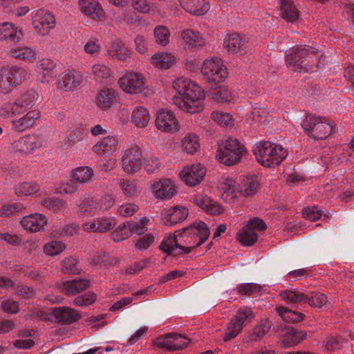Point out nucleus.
<instances>
[{"instance_id": "603ef678", "label": "nucleus", "mask_w": 354, "mask_h": 354, "mask_svg": "<svg viewBox=\"0 0 354 354\" xmlns=\"http://www.w3.org/2000/svg\"><path fill=\"white\" fill-rule=\"evenodd\" d=\"M181 38L183 41V45L185 49L197 48L198 42V35L191 29L182 31Z\"/></svg>"}, {"instance_id": "052dcab7", "label": "nucleus", "mask_w": 354, "mask_h": 354, "mask_svg": "<svg viewBox=\"0 0 354 354\" xmlns=\"http://www.w3.org/2000/svg\"><path fill=\"white\" fill-rule=\"evenodd\" d=\"M0 306L1 310L8 314H17L19 311V304L18 301L11 298H3L0 299Z\"/></svg>"}, {"instance_id": "c85d7f7f", "label": "nucleus", "mask_w": 354, "mask_h": 354, "mask_svg": "<svg viewBox=\"0 0 354 354\" xmlns=\"http://www.w3.org/2000/svg\"><path fill=\"white\" fill-rule=\"evenodd\" d=\"M286 330L283 338L282 343L284 347H291L299 344L306 337V333L304 330H298L293 327L286 326Z\"/></svg>"}, {"instance_id": "de8ad7c7", "label": "nucleus", "mask_w": 354, "mask_h": 354, "mask_svg": "<svg viewBox=\"0 0 354 354\" xmlns=\"http://www.w3.org/2000/svg\"><path fill=\"white\" fill-rule=\"evenodd\" d=\"M41 205L54 212L59 213L67 207L66 203L60 198L56 197H47L41 201Z\"/></svg>"}, {"instance_id": "9d476101", "label": "nucleus", "mask_w": 354, "mask_h": 354, "mask_svg": "<svg viewBox=\"0 0 354 354\" xmlns=\"http://www.w3.org/2000/svg\"><path fill=\"white\" fill-rule=\"evenodd\" d=\"M43 143V138L39 135L28 134L14 141L12 144V150L21 155H28L40 149Z\"/></svg>"}, {"instance_id": "680f3d73", "label": "nucleus", "mask_w": 354, "mask_h": 354, "mask_svg": "<svg viewBox=\"0 0 354 354\" xmlns=\"http://www.w3.org/2000/svg\"><path fill=\"white\" fill-rule=\"evenodd\" d=\"M139 210V206L134 203H124L117 208V214L122 217L133 216Z\"/></svg>"}, {"instance_id": "58836bf2", "label": "nucleus", "mask_w": 354, "mask_h": 354, "mask_svg": "<svg viewBox=\"0 0 354 354\" xmlns=\"http://www.w3.org/2000/svg\"><path fill=\"white\" fill-rule=\"evenodd\" d=\"M23 113L24 111L17 99L13 102H5L0 106V117L3 118H10Z\"/></svg>"}, {"instance_id": "8fccbe9b", "label": "nucleus", "mask_w": 354, "mask_h": 354, "mask_svg": "<svg viewBox=\"0 0 354 354\" xmlns=\"http://www.w3.org/2000/svg\"><path fill=\"white\" fill-rule=\"evenodd\" d=\"M281 298L288 304H306V295L292 290H286L280 293Z\"/></svg>"}, {"instance_id": "0e129e2a", "label": "nucleus", "mask_w": 354, "mask_h": 354, "mask_svg": "<svg viewBox=\"0 0 354 354\" xmlns=\"http://www.w3.org/2000/svg\"><path fill=\"white\" fill-rule=\"evenodd\" d=\"M306 304H308L313 307L320 308L327 302L326 296L320 292L312 293L310 295H306Z\"/></svg>"}, {"instance_id": "c03bdc74", "label": "nucleus", "mask_w": 354, "mask_h": 354, "mask_svg": "<svg viewBox=\"0 0 354 354\" xmlns=\"http://www.w3.org/2000/svg\"><path fill=\"white\" fill-rule=\"evenodd\" d=\"M236 239L244 246H251L257 242L258 234L244 225L236 234Z\"/></svg>"}, {"instance_id": "a211bd4d", "label": "nucleus", "mask_w": 354, "mask_h": 354, "mask_svg": "<svg viewBox=\"0 0 354 354\" xmlns=\"http://www.w3.org/2000/svg\"><path fill=\"white\" fill-rule=\"evenodd\" d=\"M39 118L40 112L38 110L30 111L21 118L12 120V129L19 133L24 132L34 127Z\"/></svg>"}, {"instance_id": "39448f33", "label": "nucleus", "mask_w": 354, "mask_h": 354, "mask_svg": "<svg viewBox=\"0 0 354 354\" xmlns=\"http://www.w3.org/2000/svg\"><path fill=\"white\" fill-rule=\"evenodd\" d=\"M28 75L22 67L6 66L0 69V94L10 93Z\"/></svg>"}, {"instance_id": "5701e85b", "label": "nucleus", "mask_w": 354, "mask_h": 354, "mask_svg": "<svg viewBox=\"0 0 354 354\" xmlns=\"http://www.w3.org/2000/svg\"><path fill=\"white\" fill-rule=\"evenodd\" d=\"M90 286V280L86 279H75L62 282L59 288L62 292L67 295H76L86 290Z\"/></svg>"}, {"instance_id": "c9c22d12", "label": "nucleus", "mask_w": 354, "mask_h": 354, "mask_svg": "<svg viewBox=\"0 0 354 354\" xmlns=\"http://www.w3.org/2000/svg\"><path fill=\"white\" fill-rule=\"evenodd\" d=\"M122 194L126 197H135L140 193L138 182L136 180L122 178L118 183Z\"/></svg>"}, {"instance_id": "13d9d810", "label": "nucleus", "mask_w": 354, "mask_h": 354, "mask_svg": "<svg viewBox=\"0 0 354 354\" xmlns=\"http://www.w3.org/2000/svg\"><path fill=\"white\" fill-rule=\"evenodd\" d=\"M156 41L160 46H166L169 42L170 32L164 26H158L153 30Z\"/></svg>"}, {"instance_id": "412c9836", "label": "nucleus", "mask_w": 354, "mask_h": 354, "mask_svg": "<svg viewBox=\"0 0 354 354\" xmlns=\"http://www.w3.org/2000/svg\"><path fill=\"white\" fill-rule=\"evenodd\" d=\"M21 224L26 231L37 232L43 230L47 225V218L41 214H32L24 216L21 220Z\"/></svg>"}, {"instance_id": "09e8293b", "label": "nucleus", "mask_w": 354, "mask_h": 354, "mask_svg": "<svg viewBox=\"0 0 354 354\" xmlns=\"http://www.w3.org/2000/svg\"><path fill=\"white\" fill-rule=\"evenodd\" d=\"M271 322L268 319L261 320V322L254 327L252 332L248 335L250 341H257L262 338L270 329Z\"/></svg>"}, {"instance_id": "79ce46f5", "label": "nucleus", "mask_w": 354, "mask_h": 354, "mask_svg": "<svg viewBox=\"0 0 354 354\" xmlns=\"http://www.w3.org/2000/svg\"><path fill=\"white\" fill-rule=\"evenodd\" d=\"M276 311L279 315L286 323L294 324L302 321L304 318V315L301 313H298L283 306L276 308Z\"/></svg>"}, {"instance_id": "bf43d9fd", "label": "nucleus", "mask_w": 354, "mask_h": 354, "mask_svg": "<svg viewBox=\"0 0 354 354\" xmlns=\"http://www.w3.org/2000/svg\"><path fill=\"white\" fill-rule=\"evenodd\" d=\"M182 236L192 237L196 246L199 245V223L194 222L190 226L183 228L180 230Z\"/></svg>"}, {"instance_id": "423d86ee", "label": "nucleus", "mask_w": 354, "mask_h": 354, "mask_svg": "<svg viewBox=\"0 0 354 354\" xmlns=\"http://www.w3.org/2000/svg\"><path fill=\"white\" fill-rule=\"evenodd\" d=\"M31 24L37 35L46 37L55 28L56 19L52 12L39 8L31 12Z\"/></svg>"}, {"instance_id": "a18cd8bd", "label": "nucleus", "mask_w": 354, "mask_h": 354, "mask_svg": "<svg viewBox=\"0 0 354 354\" xmlns=\"http://www.w3.org/2000/svg\"><path fill=\"white\" fill-rule=\"evenodd\" d=\"M201 209L214 216L219 215L223 212V208L221 206L206 195L203 196L201 198Z\"/></svg>"}, {"instance_id": "aec40b11", "label": "nucleus", "mask_w": 354, "mask_h": 354, "mask_svg": "<svg viewBox=\"0 0 354 354\" xmlns=\"http://www.w3.org/2000/svg\"><path fill=\"white\" fill-rule=\"evenodd\" d=\"M119 148L118 140L113 136L100 139L92 147V151L98 156H109Z\"/></svg>"}, {"instance_id": "f257e3e1", "label": "nucleus", "mask_w": 354, "mask_h": 354, "mask_svg": "<svg viewBox=\"0 0 354 354\" xmlns=\"http://www.w3.org/2000/svg\"><path fill=\"white\" fill-rule=\"evenodd\" d=\"M173 88L178 95L173 97V103L180 109L194 114L199 108V86L184 77L176 78Z\"/></svg>"}, {"instance_id": "49530a36", "label": "nucleus", "mask_w": 354, "mask_h": 354, "mask_svg": "<svg viewBox=\"0 0 354 354\" xmlns=\"http://www.w3.org/2000/svg\"><path fill=\"white\" fill-rule=\"evenodd\" d=\"M39 189L35 182H23L15 187V192L19 196H27L38 192Z\"/></svg>"}, {"instance_id": "f8f14e48", "label": "nucleus", "mask_w": 354, "mask_h": 354, "mask_svg": "<svg viewBox=\"0 0 354 354\" xmlns=\"http://www.w3.org/2000/svg\"><path fill=\"white\" fill-rule=\"evenodd\" d=\"M189 339L180 334L176 333H167L160 335L154 340V344L166 351H178L187 345Z\"/></svg>"}, {"instance_id": "37998d69", "label": "nucleus", "mask_w": 354, "mask_h": 354, "mask_svg": "<svg viewBox=\"0 0 354 354\" xmlns=\"http://www.w3.org/2000/svg\"><path fill=\"white\" fill-rule=\"evenodd\" d=\"M10 55L16 59H24L30 62H35L37 58V53L35 49L30 47H22L13 49L10 51Z\"/></svg>"}, {"instance_id": "ea45409f", "label": "nucleus", "mask_w": 354, "mask_h": 354, "mask_svg": "<svg viewBox=\"0 0 354 354\" xmlns=\"http://www.w3.org/2000/svg\"><path fill=\"white\" fill-rule=\"evenodd\" d=\"M252 311L250 308H240L237 310L235 316L231 319L232 325L243 329V326L252 321L254 318Z\"/></svg>"}, {"instance_id": "69168bd1", "label": "nucleus", "mask_w": 354, "mask_h": 354, "mask_svg": "<svg viewBox=\"0 0 354 354\" xmlns=\"http://www.w3.org/2000/svg\"><path fill=\"white\" fill-rule=\"evenodd\" d=\"M80 227L78 225L71 223L60 227L58 230L53 231L54 236H73L78 233Z\"/></svg>"}, {"instance_id": "2eb2a0df", "label": "nucleus", "mask_w": 354, "mask_h": 354, "mask_svg": "<svg viewBox=\"0 0 354 354\" xmlns=\"http://www.w3.org/2000/svg\"><path fill=\"white\" fill-rule=\"evenodd\" d=\"M83 85L84 76L75 70H66L59 76V86L65 91H74Z\"/></svg>"}, {"instance_id": "ddd939ff", "label": "nucleus", "mask_w": 354, "mask_h": 354, "mask_svg": "<svg viewBox=\"0 0 354 354\" xmlns=\"http://www.w3.org/2000/svg\"><path fill=\"white\" fill-rule=\"evenodd\" d=\"M117 221L114 216H102L84 223L82 230L88 233H106L114 228Z\"/></svg>"}, {"instance_id": "338daca9", "label": "nucleus", "mask_w": 354, "mask_h": 354, "mask_svg": "<svg viewBox=\"0 0 354 354\" xmlns=\"http://www.w3.org/2000/svg\"><path fill=\"white\" fill-rule=\"evenodd\" d=\"M97 296L95 293L88 292L83 295L78 296L73 301V304L77 306H88L96 300Z\"/></svg>"}, {"instance_id": "20e7f679", "label": "nucleus", "mask_w": 354, "mask_h": 354, "mask_svg": "<svg viewBox=\"0 0 354 354\" xmlns=\"http://www.w3.org/2000/svg\"><path fill=\"white\" fill-rule=\"evenodd\" d=\"M203 81L205 82L210 89L216 88L218 83L222 82L227 77V69L218 57L205 59L201 67Z\"/></svg>"}, {"instance_id": "4be33fe9", "label": "nucleus", "mask_w": 354, "mask_h": 354, "mask_svg": "<svg viewBox=\"0 0 354 354\" xmlns=\"http://www.w3.org/2000/svg\"><path fill=\"white\" fill-rule=\"evenodd\" d=\"M56 322L62 324H71L78 321L81 317L78 312L70 307H57L52 310Z\"/></svg>"}, {"instance_id": "6e6552de", "label": "nucleus", "mask_w": 354, "mask_h": 354, "mask_svg": "<svg viewBox=\"0 0 354 354\" xmlns=\"http://www.w3.org/2000/svg\"><path fill=\"white\" fill-rule=\"evenodd\" d=\"M142 150L137 145H133L124 149L122 156V167L123 171L128 175L140 171L142 165Z\"/></svg>"}, {"instance_id": "6e6d98bb", "label": "nucleus", "mask_w": 354, "mask_h": 354, "mask_svg": "<svg viewBox=\"0 0 354 354\" xmlns=\"http://www.w3.org/2000/svg\"><path fill=\"white\" fill-rule=\"evenodd\" d=\"M100 212H106L112 208L116 202L115 196L110 193H106L99 198H95Z\"/></svg>"}, {"instance_id": "393cba45", "label": "nucleus", "mask_w": 354, "mask_h": 354, "mask_svg": "<svg viewBox=\"0 0 354 354\" xmlns=\"http://www.w3.org/2000/svg\"><path fill=\"white\" fill-rule=\"evenodd\" d=\"M55 66V62L49 58H43L37 62L36 71L42 82H50V79L54 76L53 70Z\"/></svg>"}, {"instance_id": "2f4dec72", "label": "nucleus", "mask_w": 354, "mask_h": 354, "mask_svg": "<svg viewBox=\"0 0 354 354\" xmlns=\"http://www.w3.org/2000/svg\"><path fill=\"white\" fill-rule=\"evenodd\" d=\"M77 212L85 216H92L97 214L100 210L95 198H84L76 205Z\"/></svg>"}, {"instance_id": "7c9ffc66", "label": "nucleus", "mask_w": 354, "mask_h": 354, "mask_svg": "<svg viewBox=\"0 0 354 354\" xmlns=\"http://www.w3.org/2000/svg\"><path fill=\"white\" fill-rule=\"evenodd\" d=\"M117 101L115 91L113 88H104L100 91L96 104L102 109H109L112 107Z\"/></svg>"}, {"instance_id": "a878e982", "label": "nucleus", "mask_w": 354, "mask_h": 354, "mask_svg": "<svg viewBox=\"0 0 354 354\" xmlns=\"http://www.w3.org/2000/svg\"><path fill=\"white\" fill-rule=\"evenodd\" d=\"M274 143L267 141H261L257 144V146L253 149V153L256 157L257 160L262 166H269L268 158L270 154L274 150Z\"/></svg>"}, {"instance_id": "4468645a", "label": "nucleus", "mask_w": 354, "mask_h": 354, "mask_svg": "<svg viewBox=\"0 0 354 354\" xmlns=\"http://www.w3.org/2000/svg\"><path fill=\"white\" fill-rule=\"evenodd\" d=\"M224 48L236 56H242L248 51V39L246 37L239 33H231L224 39Z\"/></svg>"}, {"instance_id": "a19ab883", "label": "nucleus", "mask_w": 354, "mask_h": 354, "mask_svg": "<svg viewBox=\"0 0 354 354\" xmlns=\"http://www.w3.org/2000/svg\"><path fill=\"white\" fill-rule=\"evenodd\" d=\"M91 73L95 79L100 82H109L113 77V71L108 66L103 64H95L91 68Z\"/></svg>"}, {"instance_id": "72a5a7b5", "label": "nucleus", "mask_w": 354, "mask_h": 354, "mask_svg": "<svg viewBox=\"0 0 354 354\" xmlns=\"http://www.w3.org/2000/svg\"><path fill=\"white\" fill-rule=\"evenodd\" d=\"M180 176L186 185L194 187L199 183V165H192L185 167Z\"/></svg>"}, {"instance_id": "3c124183", "label": "nucleus", "mask_w": 354, "mask_h": 354, "mask_svg": "<svg viewBox=\"0 0 354 354\" xmlns=\"http://www.w3.org/2000/svg\"><path fill=\"white\" fill-rule=\"evenodd\" d=\"M272 148H274V150L268 158L270 160L269 166H266V167H273L279 165L287 156L286 151L281 146L274 144Z\"/></svg>"}, {"instance_id": "f704fd0d", "label": "nucleus", "mask_w": 354, "mask_h": 354, "mask_svg": "<svg viewBox=\"0 0 354 354\" xmlns=\"http://www.w3.org/2000/svg\"><path fill=\"white\" fill-rule=\"evenodd\" d=\"M149 111L143 106L136 107L131 113L133 123L139 128L146 127L150 120Z\"/></svg>"}, {"instance_id": "774afa93", "label": "nucleus", "mask_w": 354, "mask_h": 354, "mask_svg": "<svg viewBox=\"0 0 354 354\" xmlns=\"http://www.w3.org/2000/svg\"><path fill=\"white\" fill-rule=\"evenodd\" d=\"M84 49L85 52L92 56L99 55L101 51V44L96 38L89 39L85 44Z\"/></svg>"}, {"instance_id": "864d4df0", "label": "nucleus", "mask_w": 354, "mask_h": 354, "mask_svg": "<svg viewBox=\"0 0 354 354\" xmlns=\"http://www.w3.org/2000/svg\"><path fill=\"white\" fill-rule=\"evenodd\" d=\"M182 147L187 153L192 154L199 148V138L196 134L189 133L182 140Z\"/></svg>"}, {"instance_id": "6ab92c4d", "label": "nucleus", "mask_w": 354, "mask_h": 354, "mask_svg": "<svg viewBox=\"0 0 354 354\" xmlns=\"http://www.w3.org/2000/svg\"><path fill=\"white\" fill-rule=\"evenodd\" d=\"M154 196L162 200H168L174 197L177 192L175 185L169 178H162L152 185Z\"/></svg>"}, {"instance_id": "dca6fc26", "label": "nucleus", "mask_w": 354, "mask_h": 354, "mask_svg": "<svg viewBox=\"0 0 354 354\" xmlns=\"http://www.w3.org/2000/svg\"><path fill=\"white\" fill-rule=\"evenodd\" d=\"M155 124L157 129L163 132H175L178 130V122L174 113L165 109L157 112Z\"/></svg>"}, {"instance_id": "7ed1b4c3", "label": "nucleus", "mask_w": 354, "mask_h": 354, "mask_svg": "<svg viewBox=\"0 0 354 354\" xmlns=\"http://www.w3.org/2000/svg\"><path fill=\"white\" fill-rule=\"evenodd\" d=\"M316 60V52L308 46H296L286 56L288 65L295 66L293 71L297 72L312 71Z\"/></svg>"}, {"instance_id": "9b49d317", "label": "nucleus", "mask_w": 354, "mask_h": 354, "mask_svg": "<svg viewBox=\"0 0 354 354\" xmlns=\"http://www.w3.org/2000/svg\"><path fill=\"white\" fill-rule=\"evenodd\" d=\"M105 48L107 56L114 62L127 63L131 59V50L118 38L109 41Z\"/></svg>"}, {"instance_id": "e2e57ef3", "label": "nucleus", "mask_w": 354, "mask_h": 354, "mask_svg": "<svg viewBox=\"0 0 354 354\" xmlns=\"http://www.w3.org/2000/svg\"><path fill=\"white\" fill-rule=\"evenodd\" d=\"M130 236V232L125 223L120 224L111 234V239L115 242L124 241Z\"/></svg>"}, {"instance_id": "1a4fd4ad", "label": "nucleus", "mask_w": 354, "mask_h": 354, "mask_svg": "<svg viewBox=\"0 0 354 354\" xmlns=\"http://www.w3.org/2000/svg\"><path fill=\"white\" fill-rule=\"evenodd\" d=\"M118 83L122 90L129 94L140 93L145 87V79L143 75L131 70L123 74Z\"/></svg>"}, {"instance_id": "c756f323", "label": "nucleus", "mask_w": 354, "mask_h": 354, "mask_svg": "<svg viewBox=\"0 0 354 354\" xmlns=\"http://www.w3.org/2000/svg\"><path fill=\"white\" fill-rule=\"evenodd\" d=\"M82 12L95 19L103 15V11L97 0H80L79 2Z\"/></svg>"}, {"instance_id": "cd10ccee", "label": "nucleus", "mask_w": 354, "mask_h": 354, "mask_svg": "<svg viewBox=\"0 0 354 354\" xmlns=\"http://www.w3.org/2000/svg\"><path fill=\"white\" fill-rule=\"evenodd\" d=\"M206 89V91H205L204 89L201 90V100L202 99H205L206 95L214 100L215 102L221 103L231 102L234 99L232 93L227 88L223 86H219L218 91L213 92L209 91V89H211L208 86Z\"/></svg>"}, {"instance_id": "0eeeda50", "label": "nucleus", "mask_w": 354, "mask_h": 354, "mask_svg": "<svg viewBox=\"0 0 354 354\" xmlns=\"http://www.w3.org/2000/svg\"><path fill=\"white\" fill-rule=\"evenodd\" d=\"M301 124L306 134L316 140L325 139L333 132V126L330 123L323 122L319 117L315 118L311 114H307Z\"/></svg>"}, {"instance_id": "b1692460", "label": "nucleus", "mask_w": 354, "mask_h": 354, "mask_svg": "<svg viewBox=\"0 0 354 354\" xmlns=\"http://www.w3.org/2000/svg\"><path fill=\"white\" fill-rule=\"evenodd\" d=\"M24 36L21 28H18L15 24L9 22L0 24V41L17 42Z\"/></svg>"}, {"instance_id": "473e14b6", "label": "nucleus", "mask_w": 354, "mask_h": 354, "mask_svg": "<svg viewBox=\"0 0 354 354\" xmlns=\"http://www.w3.org/2000/svg\"><path fill=\"white\" fill-rule=\"evenodd\" d=\"M280 15L288 22H294L299 15L292 0H280Z\"/></svg>"}, {"instance_id": "e433bc0d", "label": "nucleus", "mask_w": 354, "mask_h": 354, "mask_svg": "<svg viewBox=\"0 0 354 354\" xmlns=\"http://www.w3.org/2000/svg\"><path fill=\"white\" fill-rule=\"evenodd\" d=\"M38 93L33 89L28 90L22 93L16 99L19 102L21 107L26 112L27 110L32 108L38 99Z\"/></svg>"}, {"instance_id": "5fc2aeb1", "label": "nucleus", "mask_w": 354, "mask_h": 354, "mask_svg": "<svg viewBox=\"0 0 354 354\" xmlns=\"http://www.w3.org/2000/svg\"><path fill=\"white\" fill-rule=\"evenodd\" d=\"M93 176V171L88 167H77L74 169L72 174V179L75 182L86 183L88 182Z\"/></svg>"}, {"instance_id": "f3484780", "label": "nucleus", "mask_w": 354, "mask_h": 354, "mask_svg": "<svg viewBox=\"0 0 354 354\" xmlns=\"http://www.w3.org/2000/svg\"><path fill=\"white\" fill-rule=\"evenodd\" d=\"M181 232L180 230L176 231L174 234H169L165 237L160 245V249L168 254H180L188 252L186 248L180 245V236Z\"/></svg>"}, {"instance_id": "f03ea898", "label": "nucleus", "mask_w": 354, "mask_h": 354, "mask_svg": "<svg viewBox=\"0 0 354 354\" xmlns=\"http://www.w3.org/2000/svg\"><path fill=\"white\" fill-rule=\"evenodd\" d=\"M246 152L245 145L230 136L218 142L216 158L221 163L232 166L239 162Z\"/></svg>"}, {"instance_id": "4d7b16f0", "label": "nucleus", "mask_w": 354, "mask_h": 354, "mask_svg": "<svg viewBox=\"0 0 354 354\" xmlns=\"http://www.w3.org/2000/svg\"><path fill=\"white\" fill-rule=\"evenodd\" d=\"M66 249V245L61 241H51L44 246V252L48 256H55Z\"/></svg>"}, {"instance_id": "bb28decb", "label": "nucleus", "mask_w": 354, "mask_h": 354, "mask_svg": "<svg viewBox=\"0 0 354 354\" xmlns=\"http://www.w3.org/2000/svg\"><path fill=\"white\" fill-rule=\"evenodd\" d=\"M188 216V209L183 206H174L167 211L162 220L165 225H173L184 221Z\"/></svg>"}, {"instance_id": "4c0bfd02", "label": "nucleus", "mask_w": 354, "mask_h": 354, "mask_svg": "<svg viewBox=\"0 0 354 354\" xmlns=\"http://www.w3.org/2000/svg\"><path fill=\"white\" fill-rule=\"evenodd\" d=\"M175 57L167 53H158L151 58V62L156 67L162 69L169 68L174 63Z\"/></svg>"}]
</instances>
